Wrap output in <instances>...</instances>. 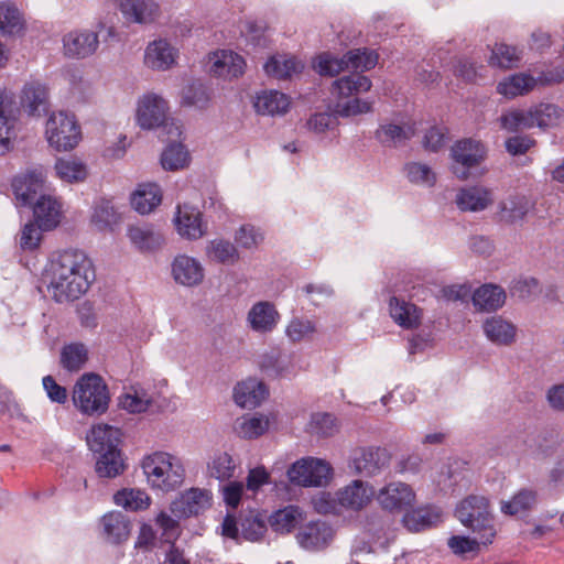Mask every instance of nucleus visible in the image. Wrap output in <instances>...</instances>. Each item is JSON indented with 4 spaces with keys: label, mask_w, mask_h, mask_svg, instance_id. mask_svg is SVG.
<instances>
[{
    "label": "nucleus",
    "mask_w": 564,
    "mask_h": 564,
    "mask_svg": "<svg viewBox=\"0 0 564 564\" xmlns=\"http://www.w3.org/2000/svg\"><path fill=\"white\" fill-rule=\"evenodd\" d=\"M316 333V322L306 316H293L284 330L286 338L293 344L312 340Z\"/></svg>",
    "instance_id": "09e8293b"
},
{
    "label": "nucleus",
    "mask_w": 564,
    "mask_h": 564,
    "mask_svg": "<svg viewBox=\"0 0 564 564\" xmlns=\"http://www.w3.org/2000/svg\"><path fill=\"white\" fill-rule=\"evenodd\" d=\"M475 539L463 535H453L448 539L447 545L455 555H465L467 553H478L481 547H487L492 542H484L482 534L474 532Z\"/></svg>",
    "instance_id": "6e6d98bb"
},
{
    "label": "nucleus",
    "mask_w": 564,
    "mask_h": 564,
    "mask_svg": "<svg viewBox=\"0 0 564 564\" xmlns=\"http://www.w3.org/2000/svg\"><path fill=\"white\" fill-rule=\"evenodd\" d=\"M267 397V386L256 378L242 380L234 388V400L240 408L254 409L259 406Z\"/></svg>",
    "instance_id": "c85d7f7f"
},
{
    "label": "nucleus",
    "mask_w": 564,
    "mask_h": 564,
    "mask_svg": "<svg viewBox=\"0 0 564 564\" xmlns=\"http://www.w3.org/2000/svg\"><path fill=\"white\" fill-rule=\"evenodd\" d=\"M209 73L221 80L231 82L245 74V58L232 50H217L208 55Z\"/></svg>",
    "instance_id": "ddd939ff"
},
{
    "label": "nucleus",
    "mask_w": 564,
    "mask_h": 564,
    "mask_svg": "<svg viewBox=\"0 0 564 564\" xmlns=\"http://www.w3.org/2000/svg\"><path fill=\"white\" fill-rule=\"evenodd\" d=\"M131 206L141 215L152 213L162 202V192L154 183L139 184L131 194Z\"/></svg>",
    "instance_id": "4c0bfd02"
},
{
    "label": "nucleus",
    "mask_w": 564,
    "mask_h": 564,
    "mask_svg": "<svg viewBox=\"0 0 564 564\" xmlns=\"http://www.w3.org/2000/svg\"><path fill=\"white\" fill-rule=\"evenodd\" d=\"M127 237L130 245L141 253L156 252L165 243L163 235L148 224L129 225Z\"/></svg>",
    "instance_id": "bb28decb"
},
{
    "label": "nucleus",
    "mask_w": 564,
    "mask_h": 564,
    "mask_svg": "<svg viewBox=\"0 0 564 564\" xmlns=\"http://www.w3.org/2000/svg\"><path fill=\"white\" fill-rule=\"evenodd\" d=\"M536 503V492L531 489H521L511 499L502 500L500 510L508 516H517L529 511Z\"/></svg>",
    "instance_id": "864d4df0"
},
{
    "label": "nucleus",
    "mask_w": 564,
    "mask_h": 564,
    "mask_svg": "<svg viewBox=\"0 0 564 564\" xmlns=\"http://www.w3.org/2000/svg\"><path fill=\"white\" fill-rule=\"evenodd\" d=\"M456 518L473 532L482 534L484 542H494L497 530L489 500L485 496L470 495L456 507Z\"/></svg>",
    "instance_id": "20e7f679"
},
{
    "label": "nucleus",
    "mask_w": 564,
    "mask_h": 564,
    "mask_svg": "<svg viewBox=\"0 0 564 564\" xmlns=\"http://www.w3.org/2000/svg\"><path fill=\"white\" fill-rule=\"evenodd\" d=\"M121 433L118 429L107 425H94L87 434V444L94 453L112 449L119 445Z\"/></svg>",
    "instance_id": "37998d69"
},
{
    "label": "nucleus",
    "mask_w": 564,
    "mask_h": 564,
    "mask_svg": "<svg viewBox=\"0 0 564 564\" xmlns=\"http://www.w3.org/2000/svg\"><path fill=\"white\" fill-rule=\"evenodd\" d=\"M100 525L104 539L111 544L126 542L132 528L129 518L119 511L106 513L100 520Z\"/></svg>",
    "instance_id": "c756f323"
},
{
    "label": "nucleus",
    "mask_w": 564,
    "mask_h": 564,
    "mask_svg": "<svg viewBox=\"0 0 564 564\" xmlns=\"http://www.w3.org/2000/svg\"><path fill=\"white\" fill-rule=\"evenodd\" d=\"M119 9L128 22L140 25L154 24L162 15L156 0H119Z\"/></svg>",
    "instance_id": "aec40b11"
},
{
    "label": "nucleus",
    "mask_w": 564,
    "mask_h": 564,
    "mask_svg": "<svg viewBox=\"0 0 564 564\" xmlns=\"http://www.w3.org/2000/svg\"><path fill=\"white\" fill-rule=\"evenodd\" d=\"M404 172L406 177L411 183L423 185V186H433L436 181V175L433 170L420 162H411L404 166Z\"/></svg>",
    "instance_id": "bf43d9fd"
},
{
    "label": "nucleus",
    "mask_w": 564,
    "mask_h": 564,
    "mask_svg": "<svg viewBox=\"0 0 564 564\" xmlns=\"http://www.w3.org/2000/svg\"><path fill=\"white\" fill-rule=\"evenodd\" d=\"M281 314L270 301H258L251 305L246 315L248 328L260 335L274 332L280 324Z\"/></svg>",
    "instance_id": "a211bd4d"
},
{
    "label": "nucleus",
    "mask_w": 564,
    "mask_h": 564,
    "mask_svg": "<svg viewBox=\"0 0 564 564\" xmlns=\"http://www.w3.org/2000/svg\"><path fill=\"white\" fill-rule=\"evenodd\" d=\"M307 129L316 134L333 131L338 126L337 115L319 112L313 115L306 122Z\"/></svg>",
    "instance_id": "774afa93"
},
{
    "label": "nucleus",
    "mask_w": 564,
    "mask_h": 564,
    "mask_svg": "<svg viewBox=\"0 0 564 564\" xmlns=\"http://www.w3.org/2000/svg\"><path fill=\"white\" fill-rule=\"evenodd\" d=\"M26 21L21 9L11 1L0 2V34L17 36L24 33Z\"/></svg>",
    "instance_id": "c9c22d12"
},
{
    "label": "nucleus",
    "mask_w": 564,
    "mask_h": 564,
    "mask_svg": "<svg viewBox=\"0 0 564 564\" xmlns=\"http://www.w3.org/2000/svg\"><path fill=\"white\" fill-rule=\"evenodd\" d=\"M95 279L90 260L79 251H64L45 267L43 282L56 302L79 299Z\"/></svg>",
    "instance_id": "f257e3e1"
},
{
    "label": "nucleus",
    "mask_w": 564,
    "mask_h": 564,
    "mask_svg": "<svg viewBox=\"0 0 564 564\" xmlns=\"http://www.w3.org/2000/svg\"><path fill=\"white\" fill-rule=\"evenodd\" d=\"M189 163V153L187 149L180 143L170 144L161 155V164L164 170L177 171L184 169Z\"/></svg>",
    "instance_id": "13d9d810"
},
{
    "label": "nucleus",
    "mask_w": 564,
    "mask_h": 564,
    "mask_svg": "<svg viewBox=\"0 0 564 564\" xmlns=\"http://www.w3.org/2000/svg\"><path fill=\"white\" fill-rule=\"evenodd\" d=\"M340 508L360 511L365 509L375 497L373 487L364 480L355 479L337 490Z\"/></svg>",
    "instance_id": "4be33fe9"
},
{
    "label": "nucleus",
    "mask_w": 564,
    "mask_h": 564,
    "mask_svg": "<svg viewBox=\"0 0 564 564\" xmlns=\"http://www.w3.org/2000/svg\"><path fill=\"white\" fill-rule=\"evenodd\" d=\"M212 494L206 489L191 488L173 502L172 510L181 516H197L210 507Z\"/></svg>",
    "instance_id": "7c9ffc66"
},
{
    "label": "nucleus",
    "mask_w": 564,
    "mask_h": 564,
    "mask_svg": "<svg viewBox=\"0 0 564 564\" xmlns=\"http://www.w3.org/2000/svg\"><path fill=\"white\" fill-rule=\"evenodd\" d=\"M539 78L527 73H517L502 78L497 84V93L507 99L529 94L538 84Z\"/></svg>",
    "instance_id": "e433bc0d"
},
{
    "label": "nucleus",
    "mask_w": 564,
    "mask_h": 564,
    "mask_svg": "<svg viewBox=\"0 0 564 564\" xmlns=\"http://www.w3.org/2000/svg\"><path fill=\"white\" fill-rule=\"evenodd\" d=\"M134 119L142 130H156L164 127L170 119L169 101L160 94L148 91L135 104Z\"/></svg>",
    "instance_id": "1a4fd4ad"
},
{
    "label": "nucleus",
    "mask_w": 564,
    "mask_h": 564,
    "mask_svg": "<svg viewBox=\"0 0 564 564\" xmlns=\"http://www.w3.org/2000/svg\"><path fill=\"white\" fill-rule=\"evenodd\" d=\"M506 302V293L499 285L485 284L473 294V303L480 311H497Z\"/></svg>",
    "instance_id": "a18cd8bd"
},
{
    "label": "nucleus",
    "mask_w": 564,
    "mask_h": 564,
    "mask_svg": "<svg viewBox=\"0 0 564 564\" xmlns=\"http://www.w3.org/2000/svg\"><path fill=\"white\" fill-rule=\"evenodd\" d=\"M17 200L22 205H31L41 194H47L46 178L42 167L30 170L17 176L12 183Z\"/></svg>",
    "instance_id": "6ab92c4d"
},
{
    "label": "nucleus",
    "mask_w": 564,
    "mask_h": 564,
    "mask_svg": "<svg viewBox=\"0 0 564 564\" xmlns=\"http://www.w3.org/2000/svg\"><path fill=\"white\" fill-rule=\"evenodd\" d=\"M171 276L175 284L196 288L205 280V268L195 257L186 253L176 254L171 261Z\"/></svg>",
    "instance_id": "dca6fc26"
},
{
    "label": "nucleus",
    "mask_w": 564,
    "mask_h": 564,
    "mask_svg": "<svg viewBox=\"0 0 564 564\" xmlns=\"http://www.w3.org/2000/svg\"><path fill=\"white\" fill-rule=\"evenodd\" d=\"M308 431L318 436H330L337 431L336 420L328 413H314L308 423Z\"/></svg>",
    "instance_id": "69168bd1"
},
{
    "label": "nucleus",
    "mask_w": 564,
    "mask_h": 564,
    "mask_svg": "<svg viewBox=\"0 0 564 564\" xmlns=\"http://www.w3.org/2000/svg\"><path fill=\"white\" fill-rule=\"evenodd\" d=\"M113 501L117 506L133 512L147 510L151 505L150 496L144 490L137 488L119 490L115 494Z\"/></svg>",
    "instance_id": "3c124183"
},
{
    "label": "nucleus",
    "mask_w": 564,
    "mask_h": 564,
    "mask_svg": "<svg viewBox=\"0 0 564 564\" xmlns=\"http://www.w3.org/2000/svg\"><path fill=\"white\" fill-rule=\"evenodd\" d=\"M532 128L549 129L557 127L564 119V111L553 104H540L528 109Z\"/></svg>",
    "instance_id": "c03bdc74"
},
{
    "label": "nucleus",
    "mask_w": 564,
    "mask_h": 564,
    "mask_svg": "<svg viewBox=\"0 0 564 564\" xmlns=\"http://www.w3.org/2000/svg\"><path fill=\"white\" fill-rule=\"evenodd\" d=\"M107 31L109 36L115 35V28L107 26L104 21H98L95 30L73 29L62 36L63 55L72 59H84L94 55L99 47V33Z\"/></svg>",
    "instance_id": "6e6552de"
},
{
    "label": "nucleus",
    "mask_w": 564,
    "mask_h": 564,
    "mask_svg": "<svg viewBox=\"0 0 564 564\" xmlns=\"http://www.w3.org/2000/svg\"><path fill=\"white\" fill-rule=\"evenodd\" d=\"M56 176L66 183L84 182L88 176L87 165L77 158H59L55 161Z\"/></svg>",
    "instance_id": "49530a36"
},
{
    "label": "nucleus",
    "mask_w": 564,
    "mask_h": 564,
    "mask_svg": "<svg viewBox=\"0 0 564 564\" xmlns=\"http://www.w3.org/2000/svg\"><path fill=\"white\" fill-rule=\"evenodd\" d=\"M415 132V123L412 121H390L380 124L376 138L384 145L397 147L410 140Z\"/></svg>",
    "instance_id": "72a5a7b5"
},
{
    "label": "nucleus",
    "mask_w": 564,
    "mask_h": 564,
    "mask_svg": "<svg viewBox=\"0 0 564 564\" xmlns=\"http://www.w3.org/2000/svg\"><path fill=\"white\" fill-rule=\"evenodd\" d=\"M333 538V529L322 521L308 523L296 535L299 544L310 551L326 547L332 542Z\"/></svg>",
    "instance_id": "473e14b6"
},
{
    "label": "nucleus",
    "mask_w": 564,
    "mask_h": 564,
    "mask_svg": "<svg viewBox=\"0 0 564 564\" xmlns=\"http://www.w3.org/2000/svg\"><path fill=\"white\" fill-rule=\"evenodd\" d=\"M180 50L167 39L150 41L143 52V65L152 72H167L177 66Z\"/></svg>",
    "instance_id": "f8f14e48"
},
{
    "label": "nucleus",
    "mask_w": 564,
    "mask_h": 564,
    "mask_svg": "<svg viewBox=\"0 0 564 564\" xmlns=\"http://www.w3.org/2000/svg\"><path fill=\"white\" fill-rule=\"evenodd\" d=\"M234 239L238 247L252 250L263 241V235L253 225L245 224L235 231Z\"/></svg>",
    "instance_id": "052dcab7"
},
{
    "label": "nucleus",
    "mask_w": 564,
    "mask_h": 564,
    "mask_svg": "<svg viewBox=\"0 0 564 564\" xmlns=\"http://www.w3.org/2000/svg\"><path fill=\"white\" fill-rule=\"evenodd\" d=\"M305 519L306 514L300 507L290 505L274 511L269 518V523L273 531L285 534L296 529Z\"/></svg>",
    "instance_id": "ea45409f"
},
{
    "label": "nucleus",
    "mask_w": 564,
    "mask_h": 564,
    "mask_svg": "<svg viewBox=\"0 0 564 564\" xmlns=\"http://www.w3.org/2000/svg\"><path fill=\"white\" fill-rule=\"evenodd\" d=\"M486 155L487 149L479 140L464 139L456 142L452 148L453 173L459 180H467L471 175L470 169L481 164Z\"/></svg>",
    "instance_id": "9b49d317"
},
{
    "label": "nucleus",
    "mask_w": 564,
    "mask_h": 564,
    "mask_svg": "<svg viewBox=\"0 0 564 564\" xmlns=\"http://www.w3.org/2000/svg\"><path fill=\"white\" fill-rule=\"evenodd\" d=\"M441 520V512L434 508H419L405 512L404 525L412 532H419L435 525Z\"/></svg>",
    "instance_id": "8fccbe9b"
},
{
    "label": "nucleus",
    "mask_w": 564,
    "mask_h": 564,
    "mask_svg": "<svg viewBox=\"0 0 564 564\" xmlns=\"http://www.w3.org/2000/svg\"><path fill=\"white\" fill-rule=\"evenodd\" d=\"M140 466L148 485L164 494L180 488L185 478L182 459L167 452H154L144 456Z\"/></svg>",
    "instance_id": "f03ea898"
},
{
    "label": "nucleus",
    "mask_w": 564,
    "mask_h": 564,
    "mask_svg": "<svg viewBox=\"0 0 564 564\" xmlns=\"http://www.w3.org/2000/svg\"><path fill=\"white\" fill-rule=\"evenodd\" d=\"M304 69L302 61L290 54H274L263 65L267 76L275 79H291Z\"/></svg>",
    "instance_id": "2f4dec72"
},
{
    "label": "nucleus",
    "mask_w": 564,
    "mask_h": 564,
    "mask_svg": "<svg viewBox=\"0 0 564 564\" xmlns=\"http://www.w3.org/2000/svg\"><path fill=\"white\" fill-rule=\"evenodd\" d=\"M291 105L290 97L278 90H264L257 95L254 109L260 115H283Z\"/></svg>",
    "instance_id": "79ce46f5"
},
{
    "label": "nucleus",
    "mask_w": 564,
    "mask_h": 564,
    "mask_svg": "<svg viewBox=\"0 0 564 564\" xmlns=\"http://www.w3.org/2000/svg\"><path fill=\"white\" fill-rule=\"evenodd\" d=\"M332 477L333 468L329 463L315 457L299 459L288 469L289 480L302 487L326 486Z\"/></svg>",
    "instance_id": "9d476101"
},
{
    "label": "nucleus",
    "mask_w": 564,
    "mask_h": 564,
    "mask_svg": "<svg viewBox=\"0 0 564 564\" xmlns=\"http://www.w3.org/2000/svg\"><path fill=\"white\" fill-rule=\"evenodd\" d=\"M495 202L494 191L484 185L465 186L457 191L455 204L460 212L479 213Z\"/></svg>",
    "instance_id": "412c9836"
},
{
    "label": "nucleus",
    "mask_w": 564,
    "mask_h": 564,
    "mask_svg": "<svg viewBox=\"0 0 564 564\" xmlns=\"http://www.w3.org/2000/svg\"><path fill=\"white\" fill-rule=\"evenodd\" d=\"M390 453L379 446H365L356 448L350 457L349 466L357 474L375 476L388 466Z\"/></svg>",
    "instance_id": "f3484780"
},
{
    "label": "nucleus",
    "mask_w": 564,
    "mask_h": 564,
    "mask_svg": "<svg viewBox=\"0 0 564 564\" xmlns=\"http://www.w3.org/2000/svg\"><path fill=\"white\" fill-rule=\"evenodd\" d=\"M371 80L364 75L354 74L336 79L332 86L335 98L333 112L339 117H352L372 111L373 101L360 98H349L354 95L369 91Z\"/></svg>",
    "instance_id": "7ed1b4c3"
},
{
    "label": "nucleus",
    "mask_w": 564,
    "mask_h": 564,
    "mask_svg": "<svg viewBox=\"0 0 564 564\" xmlns=\"http://www.w3.org/2000/svg\"><path fill=\"white\" fill-rule=\"evenodd\" d=\"M88 360V350L85 345L73 343L63 347L61 364L68 371L80 370Z\"/></svg>",
    "instance_id": "5fc2aeb1"
},
{
    "label": "nucleus",
    "mask_w": 564,
    "mask_h": 564,
    "mask_svg": "<svg viewBox=\"0 0 564 564\" xmlns=\"http://www.w3.org/2000/svg\"><path fill=\"white\" fill-rule=\"evenodd\" d=\"M271 421L272 417L267 414H246L236 420L234 429L240 437L252 440L263 435L269 430Z\"/></svg>",
    "instance_id": "a19ab883"
},
{
    "label": "nucleus",
    "mask_w": 564,
    "mask_h": 564,
    "mask_svg": "<svg viewBox=\"0 0 564 564\" xmlns=\"http://www.w3.org/2000/svg\"><path fill=\"white\" fill-rule=\"evenodd\" d=\"M236 468L237 463L230 454L218 452L208 462L207 474L212 478L225 481L234 477Z\"/></svg>",
    "instance_id": "603ef678"
},
{
    "label": "nucleus",
    "mask_w": 564,
    "mask_h": 564,
    "mask_svg": "<svg viewBox=\"0 0 564 564\" xmlns=\"http://www.w3.org/2000/svg\"><path fill=\"white\" fill-rule=\"evenodd\" d=\"M152 404V399L143 391H130L119 398V405L130 413H141Z\"/></svg>",
    "instance_id": "680f3d73"
},
{
    "label": "nucleus",
    "mask_w": 564,
    "mask_h": 564,
    "mask_svg": "<svg viewBox=\"0 0 564 564\" xmlns=\"http://www.w3.org/2000/svg\"><path fill=\"white\" fill-rule=\"evenodd\" d=\"M45 140L58 152L74 150L82 141V128L73 113L52 112L45 122Z\"/></svg>",
    "instance_id": "423d86ee"
},
{
    "label": "nucleus",
    "mask_w": 564,
    "mask_h": 564,
    "mask_svg": "<svg viewBox=\"0 0 564 564\" xmlns=\"http://www.w3.org/2000/svg\"><path fill=\"white\" fill-rule=\"evenodd\" d=\"M15 112L13 93L0 88V154H4L11 148L17 122Z\"/></svg>",
    "instance_id": "5701e85b"
},
{
    "label": "nucleus",
    "mask_w": 564,
    "mask_h": 564,
    "mask_svg": "<svg viewBox=\"0 0 564 564\" xmlns=\"http://www.w3.org/2000/svg\"><path fill=\"white\" fill-rule=\"evenodd\" d=\"M210 102V94L202 84L189 86L183 96V104L186 106L205 109Z\"/></svg>",
    "instance_id": "338daca9"
},
{
    "label": "nucleus",
    "mask_w": 564,
    "mask_h": 564,
    "mask_svg": "<svg viewBox=\"0 0 564 564\" xmlns=\"http://www.w3.org/2000/svg\"><path fill=\"white\" fill-rule=\"evenodd\" d=\"M378 63V54L367 48L349 51L341 58L324 53L318 55L313 63L314 69L321 75L335 76L343 70H369Z\"/></svg>",
    "instance_id": "0eeeda50"
},
{
    "label": "nucleus",
    "mask_w": 564,
    "mask_h": 564,
    "mask_svg": "<svg viewBox=\"0 0 564 564\" xmlns=\"http://www.w3.org/2000/svg\"><path fill=\"white\" fill-rule=\"evenodd\" d=\"M20 105L29 116L41 117L50 107L47 86L39 80L25 83L20 94Z\"/></svg>",
    "instance_id": "a878e982"
},
{
    "label": "nucleus",
    "mask_w": 564,
    "mask_h": 564,
    "mask_svg": "<svg viewBox=\"0 0 564 564\" xmlns=\"http://www.w3.org/2000/svg\"><path fill=\"white\" fill-rule=\"evenodd\" d=\"M389 311L392 319L403 328H416L421 324L422 312L413 303L393 296L389 302Z\"/></svg>",
    "instance_id": "58836bf2"
},
{
    "label": "nucleus",
    "mask_w": 564,
    "mask_h": 564,
    "mask_svg": "<svg viewBox=\"0 0 564 564\" xmlns=\"http://www.w3.org/2000/svg\"><path fill=\"white\" fill-rule=\"evenodd\" d=\"M520 53L513 46L507 44H496L489 56V65L499 68H512L517 67L520 63Z\"/></svg>",
    "instance_id": "4d7b16f0"
},
{
    "label": "nucleus",
    "mask_w": 564,
    "mask_h": 564,
    "mask_svg": "<svg viewBox=\"0 0 564 564\" xmlns=\"http://www.w3.org/2000/svg\"><path fill=\"white\" fill-rule=\"evenodd\" d=\"M532 206V202L525 195L509 194L498 203L495 218L507 225L519 224L523 221Z\"/></svg>",
    "instance_id": "393cba45"
},
{
    "label": "nucleus",
    "mask_w": 564,
    "mask_h": 564,
    "mask_svg": "<svg viewBox=\"0 0 564 564\" xmlns=\"http://www.w3.org/2000/svg\"><path fill=\"white\" fill-rule=\"evenodd\" d=\"M173 224L178 236L188 241L202 239L208 229L202 212L188 204L176 207Z\"/></svg>",
    "instance_id": "4468645a"
},
{
    "label": "nucleus",
    "mask_w": 564,
    "mask_h": 564,
    "mask_svg": "<svg viewBox=\"0 0 564 564\" xmlns=\"http://www.w3.org/2000/svg\"><path fill=\"white\" fill-rule=\"evenodd\" d=\"M205 256L209 262L223 265H235L240 260L238 247L230 240L221 237L207 241Z\"/></svg>",
    "instance_id": "f704fd0d"
},
{
    "label": "nucleus",
    "mask_w": 564,
    "mask_h": 564,
    "mask_svg": "<svg viewBox=\"0 0 564 564\" xmlns=\"http://www.w3.org/2000/svg\"><path fill=\"white\" fill-rule=\"evenodd\" d=\"M91 219L99 228H105L119 223L120 214L111 202L100 200L95 206Z\"/></svg>",
    "instance_id": "e2e57ef3"
},
{
    "label": "nucleus",
    "mask_w": 564,
    "mask_h": 564,
    "mask_svg": "<svg viewBox=\"0 0 564 564\" xmlns=\"http://www.w3.org/2000/svg\"><path fill=\"white\" fill-rule=\"evenodd\" d=\"M74 405L85 414H100L109 405V391L104 379L93 372L83 375L73 389Z\"/></svg>",
    "instance_id": "39448f33"
},
{
    "label": "nucleus",
    "mask_w": 564,
    "mask_h": 564,
    "mask_svg": "<svg viewBox=\"0 0 564 564\" xmlns=\"http://www.w3.org/2000/svg\"><path fill=\"white\" fill-rule=\"evenodd\" d=\"M376 499L383 510L401 512L414 506L416 495L410 485L402 481H391L379 489Z\"/></svg>",
    "instance_id": "2eb2a0df"
},
{
    "label": "nucleus",
    "mask_w": 564,
    "mask_h": 564,
    "mask_svg": "<svg viewBox=\"0 0 564 564\" xmlns=\"http://www.w3.org/2000/svg\"><path fill=\"white\" fill-rule=\"evenodd\" d=\"M96 473L100 477L115 478L123 473L126 465L118 446L109 451L98 452Z\"/></svg>",
    "instance_id": "de8ad7c7"
},
{
    "label": "nucleus",
    "mask_w": 564,
    "mask_h": 564,
    "mask_svg": "<svg viewBox=\"0 0 564 564\" xmlns=\"http://www.w3.org/2000/svg\"><path fill=\"white\" fill-rule=\"evenodd\" d=\"M63 204L58 197L47 193L41 194L33 203V216L43 230L58 226L63 218Z\"/></svg>",
    "instance_id": "b1692460"
},
{
    "label": "nucleus",
    "mask_w": 564,
    "mask_h": 564,
    "mask_svg": "<svg viewBox=\"0 0 564 564\" xmlns=\"http://www.w3.org/2000/svg\"><path fill=\"white\" fill-rule=\"evenodd\" d=\"M267 525L264 521L254 514L247 516L240 523L241 536L251 542L259 541L264 536Z\"/></svg>",
    "instance_id": "0e129e2a"
},
{
    "label": "nucleus",
    "mask_w": 564,
    "mask_h": 564,
    "mask_svg": "<svg viewBox=\"0 0 564 564\" xmlns=\"http://www.w3.org/2000/svg\"><path fill=\"white\" fill-rule=\"evenodd\" d=\"M481 328L486 338L495 346L508 347L517 340L518 327L500 315L486 318Z\"/></svg>",
    "instance_id": "cd10ccee"
}]
</instances>
